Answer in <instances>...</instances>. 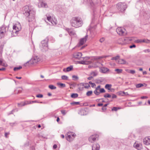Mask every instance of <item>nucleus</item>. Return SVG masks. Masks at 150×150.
Instances as JSON below:
<instances>
[{"label": "nucleus", "mask_w": 150, "mask_h": 150, "mask_svg": "<svg viewBox=\"0 0 150 150\" xmlns=\"http://www.w3.org/2000/svg\"><path fill=\"white\" fill-rule=\"evenodd\" d=\"M23 12L24 15L27 18L29 22L31 21L34 19L35 12L31 10L30 7L28 6H26L23 7Z\"/></svg>", "instance_id": "1"}, {"label": "nucleus", "mask_w": 150, "mask_h": 150, "mask_svg": "<svg viewBox=\"0 0 150 150\" xmlns=\"http://www.w3.org/2000/svg\"><path fill=\"white\" fill-rule=\"evenodd\" d=\"M70 23L72 27L78 28L81 27L83 23L81 18L78 17H74L70 20Z\"/></svg>", "instance_id": "2"}, {"label": "nucleus", "mask_w": 150, "mask_h": 150, "mask_svg": "<svg viewBox=\"0 0 150 150\" xmlns=\"http://www.w3.org/2000/svg\"><path fill=\"white\" fill-rule=\"evenodd\" d=\"M108 56H100L95 57L91 59V60H92V61H91L92 62L91 63H93V66H92V67L96 68L98 67V66L101 64L100 62L98 61V59H100L103 58H106Z\"/></svg>", "instance_id": "3"}, {"label": "nucleus", "mask_w": 150, "mask_h": 150, "mask_svg": "<svg viewBox=\"0 0 150 150\" xmlns=\"http://www.w3.org/2000/svg\"><path fill=\"white\" fill-rule=\"evenodd\" d=\"M8 27L4 25L0 27V39L4 38L8 30Z\"/></svg>", "instance_id": "4"}, {"label": "nucleus", "mask_w": 150, "mask_h": 150, "mask_svg": "<svg viewBox=\"0 0 150 150\" xmlns=\"http://www.w3.org/2000/svg\"><path fill=\"white\" fill-rule=\"evenodd\" d=\"M117 7L118 10L122 12L125 10L127 6L125 3L120 2L117 4Z\"/></svg>", "instance_id": "5"}, {"label": "nucleus", "mask_w": 150, "mask_h": 150, "mask_svg": "<svg viewBox=\"0 0 150 150\" xmlns=\"http://www.w3.org/2000/svg\"><path fill=\"white\" fill-rule=\"evenodd\" d=\"M67 140L69 142H71L74 139L76 136V134L73 132H69L66 135Z\"/></svg>", "instance_id": "6"}, {"label": "nucleus", "mask_w": 150, "mask_h": 150, "mask_svg": "<svg viewBox=\"0 0 150 150\" xmlns=\"http://www.w3.org/2000/svg\"><path fill=\"white\" fill-rule=\"evenodd\" d=\"M40 61V59L38 56L33 57L30 61L28 62L25 64H27L28 63L30 64H33L35 63H37Z\"/></svg>", "instance_id": "7"}, {"label": "nucleus", "mask_w": 150, "mask_h": 150, "mask_svg": "<svg viewBox=\"0 0 150 150\" xmlns=\"http://www.w3.org/2000/svg\"><path fill=\"white\" fill-rule=\"evenodd\" d=\"M48 38H46L45 40L42 41L41 42V46L44 49L45 51H46L48 49Z\"/></svg>", "instance_id": "8"}, {"label": "nucleus", "mask_w": 150, "mask_h": 150, "mask_svg": "<svg viewBox=\"0 0 150 150\" xmlns=\"http://www.w3.org/2000/svg\"><path fill=\"white\" fill-rule=\"evenodd\" d=\"M117 33L120 35H124L126 34V30L122 27H118L116 30Z\"/></svg>", "instance_id": "9"}, {"label": "nucleus", "mask_w": 150, "mask_h": 150, "mask_svg": "<svg viewBox=\"0 0 150 150\" xmlns=\"http://www.w3.org/2000/svg\"><path fill=\"white\" fill-rule=\"evenodd\" d=\"M66 30L70 36H76V33L74 30L73 29L66 28Z\"/></svg>", "instance_id": "10"}, {"label": "nucleus", "mask_w": 150, "mask_h": 150, "mask_svg": "<svg viewBox=\"0 0 150 150\" xmlns=\"http://www.w3.org/2000/svg\"><path fill=\"white\" fill-rule=\"evenodd\" d=\"M98 137L97 134L92 135L89 137L88 140L90 142L93 143L96 141Z\"/></svg>", "instance_id": "11"}, {"label": "nucleus", "mask_w": 150, "mask_h": 150, "mask_svg": "<svg viewBox=\"0 0 150 150\" xmlns=\"http://www.w3.org/2000/svg\"><path fill=\"white\" fill-rule=\"evenodd\" d=\"M38 103L37 101L36 100H34V101H30L29 102H28L27 103H18V106L19 107H21L23 106H24L26 104H32L34 103Z\"/></svg>", "instance_id": "12"}, {"label": "nucleus", "mask_w": 150, "mask_h": 150, "mask_svg": "<svg viewBox=\"0 0 150 150\" xmlns=\"http://www.w3.org/2000/svg\"><path fill=\"white\" fill-rule=\"evenodd\" d=\"M21 29V26L19 25H14L13 26V31L15 30L14 33H16Z\"/></svg>", "instance_id": "13"}, {"label": "nucleus", "mask_w": 150, "mask_h": 150, "mask_svg": "<svg viewBox=\"0 0 150 150\" xmlns=\"http://www.w3.org/2000/svg\"><path fill=\"white\" fill-rule=\"evenodd\" d=\"M82 54L81 52H76L74 53L73 54V57L75 58L79 59L82 56Z\"/></svg>", "instance_id": "14"}, {"label": "nucleus", "mask_w": 150, "mask_h": 150, "mask_svg": "<svg viewBox=\"0 0 150 150\" xmlns=\"http://www.w3.org/2000/svg\"><path fill=\"white\" fill-rule=\"evenodd\" d=\"M88 37V35H86L85 36L84 38L80 39L79 42V45H83V44L87 40V39Z\"/></svg>", "instance_id": "15"}, {"label": "nucleus", "mask_w": 150, "mask_h": 150, "mask_svg": "<svg viewBox=\"0 0 150 150\" xmlns=\"http://www.w3.org/2000/svg\"><path fill=\"white\" fill-rule=\"evenodd\" d=\"M127 39L125 38H120L118 41V43L122 45H124L127 42L126 41Z\"/></svg>", "instance_id": "16"}, {"label": "nucleus", "mask_w": 150, "mask_h": 150, "mask_svg": "<svg viewBox=\"0 0 150 150\" xmlns=\"http://www.w3.org/2000/svg\"><path fill=\"white\" fill-rule=\"evenodd\" d=\"M143 142L145 144L148 145L150 144V137L145 138L144 139Z\"/></svg>", "instance_id": "17"}, {"label": "nucleus", "mask_w": 150, "mask_h": 150, "mask_svg": "<svg viewBox=\"0 0 150 150\" xmlns=\"http://www.w3.org/2000/svg\"><path fill=\"white\" fill-rule=\"evenodd\" d=\"M100 148V145L97 144H94L92 147V150H99Z\"/></svg>", "instance_id": "18"}, {"label": "nucleus", "mask_w": 150, "mask_h": 150, "mask_svg": "<svg viewBox=\"0 0 150 150\" xmlns=\"http://www.w3.org/2000/svg\"><path fill=\"white\" fill-rule=\"evenodd\" d=\"M92 62L91 61H81L79 62V63L83 64H88L91 63Z\"/></svg>", "instance_id": "19"}, {"label": "nucleus", "mask_w": 150, "mask_h": 150, "mask_svg": "<svg viewBox=\"0 0 150 150\" xmlns=\"http://www.w3.org/2000/svg\"><path fill=\"white\" fill-rule=\"evenodd\" d=\"M73 69V66L71 65L69 67H67L66 69H64L63 71L64 72H68L71 71Z\"/></svg>", "instance_id": "20"}, {"label": "nucleus", "mask_w": 150, "mask_h": 150, "mask_svg": "<svg viewBox=\"0 0 150 150\" xmlns=\"http://www.w3.org/2000/svg\"><path fill=\"white\" fill-rule=\"evenodd\" d=\"M100 70L102 72L104 73H106L109 70L108 69L105 67H100Z\"/></svg>", "instance_id": "21"}, {"label": "nucleus", "mask_w": 150, "mask_h": 150, "mask_svg": "<svg viewBox=\"0 0 150 150\" xmlns=\"http://www.w3.org/2000/svg\"><path fill=\"white\" fill-rule=\"evenodd\" d=\"M78 88L80 91H82L83 90L84 88V84L83 83H81L78 84Z\"/></svg>", "instance_id": "22"}, {"label": "nucleus", "mask_w": 150, "mask_h": 150, "mask_svg": "<svg viewBox=\"0 0 150 150\" xmlns=\"http://www.w3.org/2000/svg\"><path fill=\"white\" fill-rule=\"evenodd\" d=\"M134 146L136 148L139 150H140L142 147V145L139 144H138L135 143L134 144Z\"/></svg>", "instance_id": "23"}, {"label": "nucleus", "mask_w": 150, "mask_h": 150, "mask_svg": "<svg viewBox=\"0 0 150 150\" xmlns=\"http://www.w3.org/2000/svg\"><path fill=\"white\" fill-rule=\"evenodd\" d=\"M117 63L119 64H126V62L124 59H120L117 60Z\"/></svg>", "instance_id": "24"}, {"label": "nucleus", "mask_w": 150, "mask_h": 150, "mask_svg": "<svg viewBox=\"0 0 150 150\" xmlns=\"http://www.w3.org/2000/svg\"><path fill=\"white\" fill-rule=\"evenodd\" d=\"M118 95H121L122 96H123L128 95V94L127 92H125L124 91H120L118 92Z\"/></svg>", "instance_id": "25"}, {"label": "nucleus", "mask_w": 150, "mask_h": 150, "mask_svg": "<svg viewBox=\"0 0 150 150\" xmlns=\"http://www.w3.org/2000/svg\"><path fill=\"white\" fill-rule=\"evenodd\" d=\"M111 86L112 85L111 84H107L105 85V88L109 90H111Z\"/></svg>", "instance_id": "26"}, {"label": "nucleus", "mask_w": 150, "mask_h": 150, "mask_svg": "<svg viewBox=\"0 0 150 150\" xmlns=\"http://www.w3.org/2000/svg\"><path fill=\"white\" fill-rule=\"evenodd\" d=\"M120 56L119 55H117L115 57H112L111 59L112 60H115L117 62L118 60L120 59Z\"/></svg>", "instance_id": "27"}, {"label": "nucleus", "mask_w": 150, "mask_h": 150, "mask_svg": "<svg viewBox=\"0 0 150 150\" xmlns=\"http://www.w3.org/2000/svg\"><path fill=\"white\" fill-rule=\"evenodd\" d=\"M52 21H51V23L53 25H56L57 23V21L55 18H54V19H52Z\"/></svg>", "instance_id": "28"}, {"label": "nucleus", "mask_w": 150, "mask_h": 150, "mask_svg": "<svg viewBox=\"0 0 150 150\" xmlns=\"http://www.w3.org/2000/svg\"><path fill=\"white\" fill-rule=\"evenodd\" d=\"M40 6L46 8L47 7V5L46 3H45L43 2H42L40 3Z\"/></svg>", "instance_id": "29"}, {"label": "nucleus", "mask_w": 150, "mask_h": 150, "mask_svg": "<svg viewBox=\"0 0 150 150\" xmlns=\"http://www.w3.org/2000/svg\"><path fill=\"white\" fill-rule=\"evenodd\" d=\"M78 96V95L77 93H74L72 94L71 95V97L72 98H77Z\"/></svg>", "instance_id": "30"}, {"label": "nucleus", "mask_w": 150, "mask_h": 150, "mask_svg": "<svg viewBox=\"0 0 150 150\" xmlns=\"http://www.w3.org/2000/svg\"><path fill=\"white\" fill-rule=\"evenodd\" d=\"M115 71L117 72V74H120L122 72V69H115Z\"/></svg>", "instance_id": "31"}, {"label": "nucleus", "mask_w": 150, "mask_h": 150, "mask_svg": "<svg viewBox=\"0 0 150 150\" xmlns=\"http://www.w3.org/2000/svg\"><path fill=\"white\" fill-rule=\"evenodd\" d=\"M57 84L58 85L60 86V88H64L66 86L65 84L64 83H57Z\"/></svg>", "instance_id": "32"}, {"label": "nucleus", "mask_w": 150, "mask_h": 150, "mask_svg": "<svg viewBox=\"0 0 150 150\" xmlns=\"http://www.w3.org/2000/svg\"><path fill=\"white\" fill-rule=\"evenodd\" d=\"M98 74V73L96 72V71H92L91 73V75L93 77H94L96 76Z\"/></svg>", "instance_id": "33"}, {"label": "nucleus", "mask_w": 150, "mask_h": 150, "mask_svg": "<svg viewBox=\"0 0 150 150\" xmlns=\"http://www.w3.org/2000/svg\"><path fill=\"white\" fill-rule=\"evenodd\" d=\"M93 94V91H88L86 93V95L89 96H91Z\"/></svg>", "instance_id": "34"}, {"label": "nucleus", "mask_w": 150, "mask_h": 150, "mask_svg": "<svg viewBox=\"0 0 150 150\" xmlns=\"http://www.w3.org/2000/svg\"><path fill=\"white\" fill-rule=\"evenodd\" d=\"M83 84H84V88L88 89L90 87V86L89 84L88 83H83Z\"/></svg>", "instance_id": "35"}, {"label": "nucleus", "mask_w": 150, "mask_h": 150, "mask_svg": "<svg viewBox=\"0 0 150 150\" xmlns=\"http://www.w3.org/2000/svg\"><path fill=\"white\" fill-rule=\"evenodd\" d=\"M126 71H127L128 73L132 74H134L135 73V71L134 70H126Z\"/></svg>", "instance_id": "36"}, {"label": "nucleus", "mask_w": 150, "mask_h": 150, "mask_svg": "<svg viewBox=\"0 0 150 150\" xmlns=\"http://www.w3.org/2000/svg\"><path fill=\"white\" fill-rule=\"evenodd\" d=\"M49 88L52 90L55 89L56 88V87L53 85H50L49 86Z\"/></svg>", "instance_id": "37"}, {"label": "nucleus", "mask_w": 150, "mask_h": 150, "mask_svg": "<svg viewBox=\"0 0 150 150\" xmlns=\"http://www.w3.org/2000/svg\"><path fill=\"white\" fill-rule=\"evenodd\" d=\"M22 68V67L21 66H20L19 67H15L13 69V70L14 71H16L18 70L21 69Z\"/></svg>", "instance_id": "38"}, {"label": "nucleus", "mask_w": 150, "mask_h": 150, "mask_svg": "<svg viewBox=\"0 0 150 150\" xmlns=\"http://www.w3.org/2000/svg\"><path fill=\"white\" fill-rule=\"evenodd\" d=\"M83 58V59L84 61H92L91 59V60H88L90 59V57H85Z\"/></svg>", "instance_id": "39"}, {"label": "nucleus", "mask_w": 150, "mask_h": 150, "mask_svg": "<svg viewBox=\"0 0 150 150\" xmlns=\"http://www.w3.org/2000/svg\"><path fill=\"white\" fill-rule=\"evenodd\" d=\"M150 41L147 39L142 40V42H144L146 43H149L150 42Z\"/></svg>", "instance_id": "40"}, {"label": "nucleus", "mask_w": 150, "mask_h": 150, "mask_svg": "<svg viewBox=\"0 0 150 150\" xmlns=\"http://www.w3.org/2000/svg\"><path fill=\"white\" fill-rule=\"evenodd\" d=\"M62 79L63 80H67L68 79V77L67 76H65V75H63L62 76Z\"/></svg>", "instance_id": "41"}, {"label": "nucleus", "mask_w": 150, "mask_h": 150, "mask_svg": "<svg viewBox=\"0 0 150 150\" xmlns=\"http://www.w3.org/2000/svg\"><path fill=\"white\" fill-rule=\"evenodd\" d=\"M135 42L136 43H142V39H138L135 41Z\"/></svg>", "instance_id": "42"}, {"label": "nucleus", "mask_w": 150, "mask_h": 150, "mask_svg": "<svg viewBox=\"0 0 150 150\" xmlns=\"http://www.w3.org/2000/svg\"><path fill=\"white\" fill-rule=\"evenodd\" d=\"M143 86V84H142V83H139V84H137L136 85V87L137 88H139Z\"/></svg>", "instance_id": "43"}, {"label": "nucleus", "mask_w": 150, "mask_h": 150, "mask_svg": "<svg viewBox=\"0 0 150 150\" xmlns=\"http://www.w3.org/2000/svg\"><path fill=\"white\" fill-rule=\"evenodd\" d=\"M104 97L106 98H110L111 97V96L109 94H106L104 95Z\"/></svg>", "instance_id": "44"}, {"label": "nucleus", "mask_w": 150, "mask_h": 150, "mask_svg": "<svg viewBox=\"0 0 150 150\" xmlns=\"http://www.w3.org/2000/svg\"><path fill=\"white\" fill-rule=\"evenodd\" d=\"M120 108H117V107H114L112 109V111H117L118 109H120Z\"/></svg>", "instance_id": "45"}, {"label": "nucleus", "mask_w": 150, "mask_h": 150, "mask_svg": "<svg viewBox=\"0 0 150 150\" xmlns=\"http://www.w3.org/2000/svg\"><path fill=\"white\" fill-rule=\"evenodd\" d=\"M72 78L74 80H76L78 79V77L76 75H73L72 76Z\"/></svg>", "instance_id": "46"}, {"label": "nucleus", "mask_w": 150, "mask_h": 150, "mask_svg": "<svg viewBox=\"0 0 150 150\" xmlns=\"http://www.w3.org/2000/svg\"><path fill=\"white\" fill-rule=\"evenodd\" d=\"M99 91H100V92H99L100 93H105V90L103 88L100 89L99 90Z\"/></svg>", "instance_id": "47"}, {"label": "nucleus", "mask_w": 150, "mask_h": 150, "mask_svg": "<svg viewBox=\"0 0 150 150\" xmlns=\"http://www.w3.org/2000/svg\"><path fill=\"white\" fill-rule=\"evenodd\" d=\"M98 90L95 89V91H94L93 92L96 95H98L100 94V92H98L97 91Z\"/></svg>", "instance_id": "48"}, {"label": "nucleus", "mask_w": 150, "mask_h": 150, "mask_svg": "<svg viewBox=\"0 0 150 150\" xmlns=\"http://www.w3.org/2000/svg\"><path fill=\"white\" fill-rule=\"evenodd\" d=\"M47 19L48 21L51 23V21H52V18L50 16L47 17Z\"/></svg>", "instance_id": "49"}, {"label": "nucleus", "mask_w": 150, "mask_h": 150, "mask_svg": "<svg viewBox=\"0 0 150 150\" xmlns=\"http://www.w3.org/2000/svg\"><path fill=\"white\" fill-rule=\"evenodd\" d=\"M80 103L79 102H73L72 103H71V105H78Z\"/></svg>", "instance_id": "50"}, {"label": "nucleus", "mask_w": 150, "mask_h": 150, "mask_svg": "<svg viewBox=\"0 0 150 150\" xmlns=\"http://www.w3.org/2000/svg\"><path fill=\"white\" fill-rule=\"evenodd\" d=\"M15 110H11L8 113H7L8 115H9L11 114H13V112H14Z\"/></svg>", "instance_id": "51"}, {"label": "nucleus", "mask_w": 150, "mask_h": 150, "mask_svg": "<svg viewBox=\"0 0 150 150\" xmlns=\"http://www.w3.org/2000/svg\"><path fill=\"white\" fill-rule=\"evenodd\" d=\"M36 97L38 98H42L43 97V95L42 94H39L37 95Z\"/></svg>", "instance_id": "52"}, {"label": "nucleus", "mask_w": 150, "mask_h": 150, "mask_svg": "<svg viewBox=\"0 0 150 150\" xmlns=\"http://www.w3.org/2000/svg\"><path fill=\"white\" fill-rule=\"evenodd\" d=\"M61 113L63 115H65L66 114V110H61Z\"/></svg>", "instance_id": "53"}, {"label": "nucleus", "mask_w": 150, "mask_h": 150, "mask_svg": "<svg viewBox=\"0 0 150 150\" xmlns=\"http://www.w3.org/2000/svg\"><path fill=\"white\" fill-rule=\"evenodd\" d=\"M105 40V39L104 38H102L100 39L99 41L101 43H102Z\"/></svg>", "instance_id": "54"}, {"label": "nucleus", "mask_w": 150, "mask_h": 150, "mask_svg": "<svg viewBox=\"0 0 150 150\" xmlns=\"http://www.w3.org/2000/svg\"><path fill=\"white\" fill-rule=\"evenodd\" d=\"M144 52H150V50L149 49L145 50H144Z\"/></svg>", "instance_id": "55"}, {"label": "nucleus", "mask_w": 150, "mask_h": 150, "mask_svg": "<svg viewBox=\"0 0 150 150\" xmlns=\"http://www.w3.org/2000/svg\"><path fill=\"white\" fill-rule=\"evenodd\" d=\"M136 47V45L134 44H133L132 45H130L129 46V48H132L134 47L135 48Z\"/></svg>", "instance_id": "56"}, {"label": "nucleus", "mask_w": 150, "mask_h": 150, "mask_svg": "<svg viewBox=\"0 0 150 150\" xmlns=\"http://www.w3.org/2000/svg\"><path fill=\"white\" fill-rule=\"evenodd\" d=\"M9 134V132H5V137H6V138H7L8 137H7V135H8Z\"/></svg>", "instance_id": "57"}, {"label": "nucleus", "mask_w": 150, "mask_h": 150, "mask_svg": "<svg viewBox=\"0 0 150 150\" xmlns=\"http://www.w3.org/2000/svg\"><path fill=\"white\" fill-rule=\"evenodd\" d=\"M16 122H13V123H10V125L13 127V126L15 124H16Z\"/></svg>", "instance_id": "58"}, {"label": "nucleus", "mask_w": 150, "mask_h": 150, "mask_svg": "<svg viewBox=\"0 0 150 150\" xmlns=\"http://www.w3.org/2000/svg\"><path fill=\"white\" fill-rule=\"evenodd\" d=\"M117 98V96L114 94H113L112 96V98Z\"/></svg>", "instance_id": "59"}, {"label": "nucleus", "mask_w": 150, "mask_h": 150, "mask_svg": "<svg viewBox=\"0 0 150 150\" xmlns=\"http://www.w3.org/2000/svg\"><path fill=\"white\" fill-rule=\"evenodd\" d=\"M148 98V97L146 96H142L141 97V98L142 99H146L147 98Z\"/></svg>", "instance_id": "60"}, {"label": "nucleus", "mask_w": 150, "mask_h": 150, "mask_svg": "<svg viewBox=\"0 0 150 150\" xmlns=\"http://www.w3.org/2000/svg\"><path fill=\"white\" fill-rule=\"evenodd\" d=\"M102 109L103 111H105L106 110V108L103 106L102 108Z\"/></svg>", "instance_id": "61"}, {"label": "nucleus", "mask_w": 150, "mask_h": 150, "mask_svg": "<svg viewBox=\"0 0 150 150\" xmlns=\"http://www.w3.org/2000/svg\"><path fill=\"white\" fill-rule=\"evenodd\" d=\"M53 149H56L57 147V145L56 144H54L53 146Z\"/></svg>", "instance_id": "62"}, {"label": "nucleus", "mask_w": 150, "mask_h": 150, "mask_svg": "<svg viewBox=\"0 0 150 150\" xmlns=\"http://www.w3.org/2000/svg\"><path fill=\"white\" fill-rule=\"evenodd\" d=\"M91 85V86L92 88H93L95 86H96V84L94 83H92Z\"/></svg>", "instance_id": "63"}, {"label": "nucleus", "mask_w": 150, "mask_h": 150, "mask_svg": "<svg viewBox=\"0 0 150 150\" xmlns=\"http://www.w3.org/2000/svg\"><path fill=\"white\" fill-rule=\"evenodd\" d=\"M100 86L99 85L95 89L96 90H98L100 88Z\"/></svg>", "instance_id": "64"}]
</instances>
